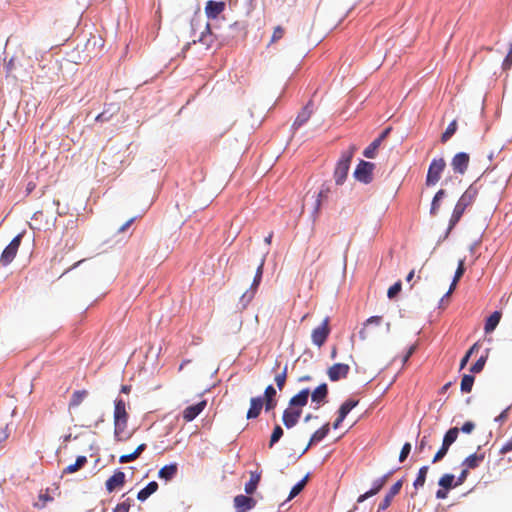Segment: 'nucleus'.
<instances>
[{
  "instance_id": "4d7b16f0",
  "label": "nucleus",
  "mask_w": 512,
  "mask_h": 512,
  "mask_svg": "<svg viewBox=\"0 0 512 512\" xmlns=\"http://www.w3.org/2000/svg\"><path fill=\"white\" fill-rule=\"evenodd\" d=\"M440 209V202H435V198H433L430 208V214L436 215Z\"/></svg>"
},
{
  "instance_id": "72a5a7b5",
  "label": "nucleus",
  "mask_w": 512,
  "mask_h": 512,
  "mask_svg": "<svg viewBox=\"0 0 512 512\" xmlns=\"http://www.w3.org/2000/svg\"><path fill=\"white\" fill-rule=\"evenodd\" d=\"M454 479H455V477H454V475H453V474H449V473H447V474H444V475L439 479L438 484H439L442 488H444V489H446V490H449V489H451V488H453V487H456V486H455V483H453V482H454Z\"/></svg>"
},
{
  "instance_id": "4468645a",
  "label": "nucleus",
  "mask_w": 512,
  "mask_h": 512,
  "mask_svg": "<svg viewBox=\"0 0 512 512\" xmlns=\"http://www.w3.org/2000/svg\"><path fill=\"white\" fill-rule=\"evenodd\" d=\"M358 405V400L348 399L339 408L338 417L333 423V428L337 429L343 422L348 413Z\"/></svg>"
},
{
  "instance_id": "774afa93",
  "label": "nucleus",
  "mask_w": 512,
  "mask_h": 512,
  "mask_svg": "<svg viewBox=\"0 0 512 512\" xmlns=\"http://www.w3.org/2000/svg\"><path fill=\"white\" fill-rule=\"evenodd\" d=\"M479 347H480L479 343H478V342H476V343H474V344L470 347V349H469L466 353H469V357H471V355H472L473 353H475V352H477V351H478Z\"/></svg>"
},
{
  "instance_id": "338daca9",
  "label": "nucleus",
  "mask_w": 512,
  "mask_h": 512,
  "mask_svg": "<svg viewBox=\"0 0 512 512\" xmlns=\"http://www.w3.org/2000/svg\"><path fill=\"white\" fill-rule=\"evenodd\" d=\"M146 449V444L142 443L137 446V448L133 451L137 457L141 455V453Z\"/></svg>"
},
{
  "instance_id": "f704fd0d",
  "label": "nucleus",
  "mask_w": 512,
  "mask_h": 512,
  "mask_svg": "<svg viewBox=\"0 0 512 512\" xmlns=\"http://www.w3.org/2000/svg\"><path fill=\"white\" fill-rule=\"evenodd\" d=\"M458 434L459 429L457 427H452L445 433L442 442L448 444V446H451L457 440Z\"/></svg>"
},
{
  "instance_id": "3c124183",
  "label": "nucleus",
  "mask_w": 512,
  "mask_h": 512,
  "mask_svg": "<svg viewBox=\"0 0 512 512\" xmlns=\"http://www.w3.org/2000/svg\"><path fill=\"white\" fill-rule=\"evenodd\" d=\"M263 401H264L263 407L265 408L266 411H271V410L275 409V407L277 406L276 399H263Z\"/></svg>"
},
{
  "instance_id": "de8ad7c7",
  "label": "nucleus",
  "mask_w": 512,
  "mask_h": 512,
  "mask_svg": "<svg viewBox=\"0 0 512 512\" xmlns=\"http://www.w3.org/2000/svg\"><path fill=\"white\" fill-rule=\"evenodd\" d=\"M410 451H411V444L407 442L403 445V447L400 451L399 461L404 462L406 460V458L408 457Z\"/></svg>"
},
{
  "instance_id": "ea45409f",
  "label": "nucleus",
  "mask_w": 512,
  "mask_h": 512,
  "mask_svg": "<svg viewBox=\"0 0 512 512\" xmlns=\"http://www.w3.org/2000/svg\"><path fill=\"white\" fill-rule=\"evenodd\" d=\"M283 436V429L280 425H276L273 429V432L271 434V437H270V441H269V447H273V445L275 443H277L280 438Z\"/></svg>"
},
{
  "instance_id": "052dcab7",
  "label": "nucleus",
  "mask_w": 512,
  "mask_h": 512,
  "mask_svg": "<svg viewBox=\"0 0 512 512\" xmlns=\"http://www.w3.org/2000/svg\"><path fill=\"white\" fill-rule=\"evenodd\" d=\"M427 444H428V438H427V436H423L417 449L420 452H422L425 449V447L427 446Z\"/></svg>"
},
{
  "instance_id": "864d4df0",
  "label": "nucleus",
  "mask_w": 512,
  "mask_h": 512,
  "mask_svg": "<svg viewBox=\"0 0 512 512\" xmlns=\"http://www.w3.org/2000/svg\"><path fill=\"white\" fill-rule=\"evenodd\" d=\"M468 474L469 470L463 467V470L461 471L460 475L457 478V481L455 482V486L462 485L464 481L467 479Z\"/></svg>"
},
{
  "instance_id": "4be33fe9",
  "label": "nucleus",
  "mask_w": 512,
  "mask_h": 512,
  "mask_svg": "<svg viewBox=\"0 0 512 512\" xmlns=\"http://www.w3.org/2000/svg\"><path fill=\"white\" fill-rule=\"evenodd\" d=\"M384 485H385V479H380V478L376 479L373 482L372 488L357 498V503H362L366 499L378 494Z\"/></svg>"
},
{
  "instance_id": "49530a36",
  "label": "nucleus",
  "mask_w": 512,
  "mask_h": 512,
  "mask_svg": "<svg viewBox=\"0 0 512 512\" xmlns=\"http://www.w3.org/2000/svg\"><path fill=\"white\" fill-rule=\"evenodd\" d=\"M401 287H402L401 282L400 281L396 282L388 289L387 296L390 299L394 298L401 291Z\"/></svg>"
},
{
  "instance_id": "5fc2aeb1",
  "label": "nucleus",
  "mask_w": 512,
  "mask_h": 512,
  "mask_svg": "<svg viewBox=\"0 0 512 512\" xmlns=\"http://www.w3.org/2000/svg\"><path fill=\"white\" fill-rule=\"evenodd\" d=\"M474 429L475 424L472 421L465 422L461 427V431L466 434H470Z\"/></svg>"
},
{
  "instance_id": "473e14b6",
  "label": "nucleus",
  "mask_w": 512,
  "mask_h": 512,
  "mask_svg": "<svg viewBox=\"0 0 512 512\" xmlns=\"http://www.w3.org/2000/svg\"><path fill=\"white\" fill-rule=\"evenodd\" d=\"M474 376L470 374H465L462 377L461 380V391L464 393H469L472 390L473 384H474Z\"/></svg>"
},
{
  "instance_id": "c03bdc74",
  "label": "nucleus",
  "mask_w": 512,
  "mask_h": 512,
  "mask_svg": "<svg viewBox=\"0 0 512 512\" xmlns=\"http://www.w3.org/2000/svg\"><path fill=\"white\" fill-rule=\"evenodd\" d=\"M5 70L7 76L13 75V73L17 70V57H12L5 65Z\"/></svg>"
},
{
  "instance_id": "a18cd8bd",
  "label": "nucleus",
  "mask_w": 512,
  "mask_h": 512,
  "mask_svg": "<svg viewBox=\"0 0 512 512\" xmlns=\"http://www.w3.org/2000/svg\"><path fill=\"white\" fill-rule=\"evenodd\" d=\"M205 32H202L199 42H202L203 44L209 46L210 45V39H211V32H210V25L207 23L205 27Z\"/></svg>"
},
{
  "instance_id": "2f4dec72",
  "label": "nucleus",
  "mask_w": 512,
  "mask_h": 512,
  "mask_svg": "<svg viewBox=\"0 0 512 512\" xmlns=\"http://www.w3.org/2000/svg\"><path fill=\"white\" fill-rule=\"evenodd\" d=\"M428 470V466H423L419 469L418 475L413 483V486L416 490L424 486Z\"/></svg>"
},
{
  "instance_id": "8fccbe9b",
  "label": "nucleus",
  "mask_w": 512,
  "mask_h": 512,
  "mask_svg": "<svg viewBox=\"0 0 512 512\" xmlns=\"http://www.w3.org/2000/svg\"><path fill=\"white\" fill-rule=\"evenodd\" d=\"M275 397H276V389L272 385L267 386L264 391V397H262V398L263 399H275Z\"/></svg>"
},
{
  "instance_id": "6e6d98bb",
  "label": "nucleus",
  "mask_w": 512,
  "mask_h": 512,
  "mask_svg": "<svg viewBox=\"0 0 512 512\" xmlns=\"http://www.w3.org/2000/svg\"><path fill=\"white\" fill-rule=\"evenodd\" d=\"M512 451V438L509 439L501 448H500V454H506L508 452Z\"/></svg>"
},
{
  "instance_id": "58836bf2",
  "label": "nucleus",
  "mask_w": 512,
  "mask_h": 512,
  "mask_svg": "<svg viewBox=\"0 0 512 512\" xmlns=\"http://www.w3.org/2000/svg\"><path fill=\"white\" fill-rule=\"evenodd\" d=\"M456 130H457V123L455 120H453L451 123H449L445 132L442 134L441 141L446 142L448 139H450L452 137V135L456 132Z\"/></svg>"
},
{
  "instance_id": "bb28decb",
  "label": "nucleus",
  "mask_w": 512,
  "mask_h": 512,
  "mask_svg": "<svg viewBox=\"0 0 512 512\" xmlns=\"http://www.w3.org/2000/svg\"><path fill=\"white\" fill-rule=\"evenodd\" d=\"M158 489V483L155 481L149 482L143 489H141L137 494V499L140 501H145L150 495L155 493Z\"/></svg>"
},
{
  "instance_id": "09e8293b",
  "label": "nucleus",
  "mask_w": 512,
  "mask_h": 512,
  "mask_svg": "<svg viewBox=\"0 0 512 512\" xmlns=\"http://www.w3.org/2000/svg\"><path fill=\"white\" fill-rule=\"evenodd\" d=\"M465 260L464 259H461L459 260L458 262V267L456 269V272H455V275H454V279L455 280H458L463 276L464 272H465Z\"/></svg>"
},
{
  "instance_id": "4c0bfd02",
  "label": "nucleus",
  "mask_w": 512,
  "mask_h": 512,
  "mask_svg": "<svg viewBox=\"0 0 512 512\" xmlns=\"http://www.w3.org/2000/svg\"><path fill=\"white\" fill-rule=\"evenodd\" d=\"M307 483V477H304L302 480H300L297 484H295L290 493H289V497H288V500H291L293 499L294 497H296L305 487Z\"/></svg>"
},
{
  "instance_id": "1a4fd4ad",
  "label": "nucleus",
  "mask_w": 512,
  "mask_h": 512,
  "mask_svg": "<svg viewBox=\"0 0 512 512\" xmlns=\"http://www.w3.org/2000/svg\"><path fill=\"white\" fill-rule=\"evenodd\" d=\"M470 157L465 152H459L451 160V166L455 173L463 175L469 166Z\"/></svg>"
},
{
  "instance_id": "f03ea898",
  "label": "nucleus",
  "mask_w": 512,
  "mask_h": 512,
  "mask_svg": "<svg viewBox=\"0 0 512 512\" xmlns=\"http://www.w3.org/2000/svg\"><path fill=\"white\" fill-rule=\"evenodd\" d=\"M477 194V188L472 185L462 194L451 215L449 229H452L459 222L465 209L475 201Z\"/></svg>"
},
{
  "instance_id": "20e7f679",
  "label": "nucleus",
  "mask_w": 512,
  "mask_h": 512,
  "mask_svg": "<svg viewBox=\"0 0 512 512\" xmlns=\"http://www.w3.org/2000/svg\"><path fill=\"white\" fill-rule=\"evenodd\" d=\"M446 167V162L443 158H435L431 161L427 176H426V185L433 186L435 185L441 178L442 172Z\"/></svg>"
},
{
  "instance_id": "dca6fc26",
  "label": "nucleus",
  "mask_w": 512,
  "mask_h": 512,
  "mask_svg": "<svg viewBox=\"0 0 512 512\" xmlns=\"http://www.w3.org/2000/svg\"><path fill=\"white\" fill-rule=\"evenodd\" d=\"M310 390L308 388L301 390L299 393L294 395L289 401V407L302 412V408L307 405Z\"/></svg>"
},
{
  "instance_id": "9d476101",
  "label": "nucleus",
  "mask_w": 512,
  "mask_h": 512,
  "mask_svg": "<svg viewBox=\"0 0 512 512\" xmlns=\"http://www.w3.org/2000/svg\"><path fill=\"white\" fill-rule=\"evenodd\" d=\"M312 403L315 404V409H319L326 403L328 397V386L326 383H322L317 386L312 392H310Z\"/></svg>"
},
{
  "instance_id": "aec40b11",
  "label": "nucleus",
  "mask_w": 512,
  "mask_h": 512,
  "mask_svg": "<svg viewBox=\"0 0 512 512\" xmlns=\"http://www.w3.org/2000/svg\"><path fill=\"white\" fill-rule=\"evenodd\" d=\"M124 483H125L124 472L117 471L106 481V489L108 492H112L116 488L123 486Z\"/></svg>"
},
{
  "instance_id": "c85d7f7f",
  "label": "nucleus",
  "mask_w": 512,
  "mask_h": 512,
  "mask_svg": "<svg viewBox=\"0 0 512 512\" xmlns=\"http://www.w3.org/2000/svg\"><path fill=\"white\" fill-rule=\"evenodd\" d=\"M329 193H330L329 185H325V184L322 185V187L318 193L317 199H316V204H315V212L316 213L319 212L323 202H325L328 199Z\"/></svg>"
},
{
  "instance_id": "37998d69",
  "label": "nucleus",
  "mask_w": 512,
  "mask_h": 512,
  "mask_svg": "<svg viewBox=\"0 0 512 512\" xmlns=\"http://www.w3.org/2000/svg\"><path fill=\"white\" fill-rule=\"evenodd\" d=\"M284 35H285V29L280 25L276 26L273 30L270 43H275V42L279 41L280 39H282L284 37Z\"/></svg>"
},
{
  "instance_id": "2eb2a0df",
  "label": "nucleus",
  "mask_w": 512,
  "mask_h": 512,
  "mask_svg": "<svg viewBox=\"0 0 512 512\" xmlns=\"http://www.w3.org/2000/svg\"><path fill=\"white\" fill-rule=\"evenodd\" d=\"M206 405L207 401L202 400L197 404L186 407L182 413L183 419L186 422H191L205 409Z\"/></svg>"
},
{
  "instance_id": "680f3d73",
  "label": "nucleus",
  "mask_w": 512,
  "mask_h": 512,
  "mask_svg": "<svg viewBox=\"0 0 512 512\" xmlns=\"http://www.w3.org/2000/svg\"><path fill=\"white\" fill-rule=\"evenodd\" d=\"M135 218H131L128 221H126L119 229L118 232H124L126 229H128L131 224L134 222Z\"/></svg>"
},
{
  "instance_id": "ddd939ff",
  "label": "nucleus",
  "mask_w": 512,
  "mask_h": 512,
  "mask_svg": "<svg viewBox=\"0 0 512 512\" xmlns=\"http://www.w3.org/2000/svg\"><path fill=\"white\" fill-rule=\"evenodd\" d=\"M402 486H403L402 479L398 480L396 483H394L392 485V487L389 489L388 493L385 495L384 499L379 504L377 512L384 511L391 505L392 499L400 492Z\"/></svg>"
},
{
  "instance_id": "e2e57ef3",
  "label": "nucleus",
  "mask_w": 512,
  "mask_h": 512,
  "mask_svg": "<svg viewBox=\"0 0 512 512\" xmlns=\"http://www.w3.org/2000/svg\"><path fill=\"white\" fill-rule=\"evenodd\" d=\"M447 497V490L446 489H439L436 492V498L437 499H445Z\"/></svg>"
},
{
  "instance_id": "6ab92c4d",
  "label": "nucleus",
  "mask_w": 512,
  "mask_h": 512,
  "mask_svg": "<svg viewBox=\"0 0 512 512\" xmlns=\"http://www.w3.org/2000/svg\"><path fill=\"white\" fill-rule=\"evenodd\" d=\"M264 401L262 397H253L250 399V407L247 411V419L257 418L263 408Z\"/></svg>"
},
{
  "instance_id": "c9c22d12",
  "label": "nucleus",
  "mask_w": 512,
  "mask_h": 512,
  "mask_svg": "<svg viewBox=\"0 0 512 512\" xmlns=\"http://www.w3.org/2000/svg\"><path fill=\"white\" fill-rule=\"evenodd\" d=\"M380 145V140L375 139L368 147L365 148L363 155L366 158H374L376 156V151Z\"/></svg>"
},
{
  "instance_id": "39448f33",
  "label": "nucleus",
  "mask_w": 512,
  "mask_h": 512,
  "mask_svg": "<svg viewBox=\"0 0 512 512\" xmlns=\"http://www.w3.org/2000/svg\"><path fill=\"white\" fill-rule=\"evenodd\" d=\"M264 263L265 258H262L256 269V273L250 288L241 296V302L244 303V306H246L254 298L256 294L258 286L260 285V282L262 280Z\"/></svg>"
},
{
  "instance_id": "13d9d810",
  "label": "nucleus",
  "mask_w": 512,
  "mask_h": 512,
  "mask_svg": "<svg viewBox=\"0 0 512 512\" xmlns=\"http://www.w3.org/2000/svg\"><path fill=\"white\" fill-rule=\"evenodd\" d=\"M381 321H382V317L381 316H372V317L367 319L365 325H369V324L379 325L381 323Z\"/></svg>"
},
{
  "instance_id": "393cba45",
  "label": "nucleus",
  "mask_w": 512,
  "mask_h": 512,
  "mask_svg": "<svg viewBox=\"0 0 512 512\" xmlns=\"http://www.w3.org/2000/svg\"><path fill=\"white\" fill-rule=\"evenodd\" d=\"M178 472V466L176 463L165 465L159 472V478L165 479L166 481L172 480Z\"/></svg>"
},
{
  "instance_id": "f3484780",
  "label": "nucleus",
  "mask_w": 512,
  "mask_h": 512,
  "mask_svg": "<svg viewBox=\"0 0 512 512\" xmlns=\"http://www.w3.org/2000/svg\"><path fill=\"white\" fill-rule=\"evenodd\" d=\"M226 4L223 1L209 0L205 6V14L210 19L217 18L224 10Z\"/></svg>"
},
{
  "instance_id": "603ef678",
  "label": "nucleus",
  "mask_w": 512,
  "mask_h": 512,
  "mask_svg": "<svg viewBox=\"0 0 512 512\" xmlns=\"http://www.w3.org/2000/svg\"><path fill=\"white\" fill-rule=\"evenodd\" d=\"M137 458L138 457L136 456V454L134 452H132L130 454H125V455L120 456L119 462L120 463H129V462L136 460Z\"/></svg>"
},
{
  "instance_id": "9b49d317",
  "label": "nucleus",
  "mask_w": 512,
  "mask_h": 512,
  "mask_svg": "<svg viewBox=\"0 0 512 512\" xmlns=\"http://www.w3.org/2000/svg\"><path fill=\"white\" fill-rule=\"evenodd\" d=\"M236 512H248L256 505V500L246 495H237L233 500Z\"/></svg>"
},
{
  "instance_id": "f257e3e1",
  "label": "nucleus",
  "mask_w": 512,
  "mask_h": 512,
  "mask_svg": "<svg viewBox=\"0 0 512 512\" xmlns=\"http://www.w3.org/2000/svg\"><path fill=\"white\" fill-rule=\"evenodd\" d=\"M114 436L117 441H127L131 434L126 431L129 415L127 412V403L122 398H117L114 402Z\"/></svg>"
},
{
  "instance_id": "e433bc0d",
  "label": "nucleus",
  "mask_w": 512,
  "mask_h": 512,
  "mask_svg": "<svg viewBox=\"0 0 512 512\" xmlns=\"http://www.w3.org/2000/svg\"><path fill=\"white\" fill-rule=\"evenodd\" d=\"M287 370H288V368H287V365H286V366L283 368V370H282L280 373H278V374L275 376V378H274V381H275V383H276V385H277V387H278V389H279L280 391L284 388V386H285V384H286V379H287Z\"/></svg>"
},
{
  "instance_id": "412c9836",
  "label": "nucleus",
  "mask_w": 512,
  "mask_h": 512,
  "mask_svg": "<svg viewBox=\"0 0 512 512\" xmlns=\"http://www.w3.org/2000/svg\"><path fill=\"white\" fill-rule=\"evenodd\" d=\"M485 458L484 453H473L464 459L462 462V467L470 470L475 469L480 466Z\"/></svg>"
},
{
  "instance_id": "0e129e2a",
  "label": "nucleus",
  "mask_w": 512,
  "mask_h": 512,
  "mask_svg": "<svg viewBox=\"0 0 512 512\" xmlns=\"http://www.w3.org/2000/svg\"><path fill=\"white\" fill-rule=\"evenodd\" d=\"M390 131H391L390 127L386 128L376 139L380 140V143H382V141L388 136Z\"/></svg>"
},
{
  "instance_id": "cd10ccee",
  "label": "nucleus",
  "mask_w": 512,
  "mask_h": 512,
  "mask_svg": "<svg viewBox=\"0 0 512 512\" xmlns=\"http://www.w3.org/2000/svg\"><path fill=\"white\" fill-rule=\"evenodd\" d=\"M501 319V313L499 311L493 312L486 320L484 330L486 333H491L495 330Z\"/></svg>"
},
{
  "instance_id": "b1692460",
  "label": "nucleus",
  "mask_w": 512,
  "mask_h": 512,
  "mask_svg": "<svg viewBox=\"0 0 512 512\" xmlns=\"http://www.w3.org/2000/svg\"><path fill=\"white\" fill-rule=\"evenodd\" d=\"M330 431V426H329V423H326L324 424L320 429L316 430L311 438H310V441L308 443V446L306 448V450L313 444L315 443H318L320 441H322L329 433Z\"/></svg>"
},
{
  "instance_id": "f8f14e48",
  "label": "nucleus",
  "mask_w": 512,
  "mask_h": 512,
  "mask_svg": "<svg viewBox=\"0 0 512 512\" xmlns=\"http://www.w3.org/2000/svg\"><path fill=\"white\" fill-rule=\"evenodd\" d=\"M349 371L350 367L348 364L336 363L328 369L327 374L329 379L335 382L340 379L346 378Z\"/></svg>"
},
{
  "instance_id": "423d86ee",
  "label": "nucleus",
  "mask_w": 512,
  "mask_h": 512,
  "mask_svg": "<svg viewBox=\"0 0 512 512\" xmlns=\"http://www.w3.org/2000/svg\"><path fill=\"white\" fill-rule=\"evenodd\" d=\"M22 235L18 234L15 236L9 245L3 250L0 258L2 265L6 266L10 264L15 258L17 251L21 243Z\"/></svg>"
},
{
  "instance_id": "7ed1b4c3",
  "label": "nucleus",
  "mask_w": 512,
  "mask_h": 512,
  "mask_svg": "<svg viewBox=\"0 0 512 512\" xmlns=\"http://www.w3.org/2000/svg\"><path fill=\"white\" fill-rule=\"evenodd\" d=\"M356 149L355 145H351L341 153L334 170V179L337 185H342L345 182Z\"/></svg>"
},
{
  "instance_id": "7c9ffc66",
  "label": "nucleus",
  "mask_w": 512,
  "mask_h": 512,
  "mask_svg": "<svg viewBox=\"0 0 512 512\" xmlns=\"http://www.w3.org/2000/svg\"><path fill=\"white\" fill-rule=\"evenodd\" d=\"M87 463V458L86 456H78L75 463L74 464H71V465H68L63 473H66V474H72L74 472H77L79 469H81L85 464Z\"/></svg>"
},
{
  "instance_id": "79ce46f5",
  "label": "nucleus",
  "mask_w": 512,
  "mask_h": 512,
  "mask_svg": "<svg viewBox=\"0 0 512 512\" xmlns=\"http://www.w3.org/2000/svg\"><path fill=\"white\" fill-rule=\"evenodd\" d=\"M487 356H481L470 368V372L479 373L483 370Z\"/></svg>"
},
{
  "instance_id": "a878e982",
  "label": "nucleus",
  "mask_w": 512,
  "mask_h": 512,
  "mask_svg": "<svg viewBox=\"0 0 512 512\" xmlns=\"http://www.w3.org/2000/svg\"><path fill=\"white\" fill-rule=\"evenodd\" d=\"M260 479H261L260 473H258L256 471L250 472V480L245 484V488H244L246 494L251 495L256 491L257 486L260 482Z\"/></svg>"
},
{
  "instance_id": "69168bd1",
  "label": "nucleus",
  "mask_w": 512,
  "mask_h": 512,
  "mask_svg": "<svg viewBox=\"0 0 512 512\" xmlns=\"http://www.w3.org/2000/svg\"><path fill=\"white\" fill-rule=\"evenodd\" d=\"M446 192L443 189H440L434 196L435 202H440L445 196Z\"/></svg>"
},
{
  "instance_id": "5701e85b",
  "label": "nucleus",
  "mask_w": 512,
  "mask_h": 512,
  "mask_svg": "<svg viewBox=\"0 0 512 512\" xmlns=\"http://www.w3.org/2000/svg\"><path fill=\"white\" fill-rule=\"evenodd\" d=\"M311 115H312V105H311V102H309L301 110V112L297 115V117H296V119L294 121L293 126L295 128L301 127L303 124H305L310 119Z\"/></svg>"
},
{
  "instance_id": "c756f323",
  "label": "nucleus",
  "mask_w": 512,
  "mask_h": 512,
  "mask_svg": "<svg viewBox=\"0 0 512 512\" xmlns=\"http://www.w3.org/2000/svg\"><path fill=\"white\" fill-rule=\"evenodd\" d=\"M87 395L88 392L86 390L74 391L69 402V408L78 407L83 402Z\"/></svg>"
},
{
  "instance_id": "bf43d9fd",
  "label": "nucleus",
  "mask_w": 512,
  "mask_h": 512,
  "mask_svg": "<svg viewBox=\"0 0 512 512\" xmlns=\"http://www.w3.org/2000/svg\"><path fill=\"white\" fill-rule=\"evenodd\" d=\"M128 511H129V505L126 503H120L114 509V512H128Z\"/></svg>"
},
{
  "instance_id": "a19ab883",
  "label": "nucleus",
  "mask_w": 512,
  "mask_h": 512,
  "mask_svg": "<svg viewBox=\"0 0 512 512\" xmlns=\"http://www.w3.org/2000/svg\"><path fill=\"white\" fill-rule=\"evenodd\" d=\"M449 448H450V446H448V444L442 442L440 449L436 452V454L434 455V457L432 459V463H437V462L441 461L446 456Z\"/></svg>"
},
{
  "instance_id": "0eeeda50",
  "label": "nucleus",
  "mask_w": 512,
  "mask_h": 512,
  "mask_svg": "<svg viewBox=\"0 0 512 512\" xmlns=\"http://www.w3.org/2000/svg\"><path fill=\"white\" fill-rule=\"evenodd\" d=\"M374 167L373 163L361 160L354 171V177L358 181L368 184L372 181Z\"/></svg>"
},
{
  "instance_id": "6e6552de",
  "label": "nucleus",
  "mask_w": 512,
  "mask_h": 512,
  "mask_svg": "<svg viewBox=\"0 0 512 512\" xmlns=\"http://www.w3.org/2000/svg\"><path fill=\"white\" fill-rule=\"evenodd\" d=\"M330 333L329 317H326L320 326L313 329L311 338L313 344L321 347L327 340Z\"/></svg>"
},
{
  "instance_id": "a211bd4d",
  "label": "nucleus",
  "mask_w": 512,
  "mask_h": 512,
  "mask_svg": "<svg viewBox=\"0 0 512 512\" xmlns=\"http://www.w3.org/2000/svg\"><path fill=\"white\" fill-rule=\"evenodd\" d=\"M300 416H301L300 410H296L294 408L288 407L283 412V416H282L283 424L288 429L292 428L298 423Z\"/></svg>"
}]
</instances>
